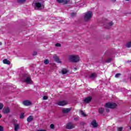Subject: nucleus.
Returning <instances> with one entry per match:
<instances>
[{
	"label": "nucleus",
	"instance_id": "25",
	"mask_svg": "<svg viewBox=\"0 0 131 131\" xmlns=\"http://www.w3.org/2000/svg\"><path fill=\"white\" fill-rule=\"evenodd\" d=\"M20 118L23 119L24 118V113H21L20 115Z\"/></svg>",
	"mask_w": 131,
	"mask_h": 131
},
{
	"label": "nucleus",
	"instance_id": "31",
	"mask_svg": "<svg viewBox=\"0 0 131 131\" xmlns=\"http://www.w3.org/2000/svg\"><path fill=\"white\" fill-rule=\"evenodd\" d=\"M122 129H123L122 127H120L118 128V131H122Z\"/></svg>",
	"mask_w": 131,
	"mask_h": 131
},
{
	"label": "nucleus",
	"instance_id": "27",
	"mask_svg": "<svg viewBox=\"0 0 131 131\" xmlns=\"http://www.w3.org/2000/svg\"><path fill=\"white\" fill-rule=\"evenodd\" d=\"M121 74L120 73H118L116 74L115 75V77L117 78V77H119V76H120Z\"/></svg>",
	"mask_w": 131,
	"mask_h": 131
},
{
	"label": "nucleus",
	"instance_id": "11",
	"mask_svg": "<svg viewBox=\"0 0 131 131\" xmlns=\"http://www.w3.org/2000/svg\"><path fill=\"white\" fill-rule=\"evenodd\" d=\"M91 125L93 126V127H97L98 126V124L97 123V121L95 120H94L91 124Z\"/></svg>",
	"mask_w": 131,
	"mask_h": 131
},
{
	"label": "nucleus",
	"instance_id": "7",
	"mask_svg": "<svg viewBox=\"0 0 131 131\" xmlns=\"http://www.w3.org/2000/svg\"><path fill=\"white\" fill-rule=\"evenodd\" d=\"M72 110V108L69 107V108H63L62 110V113L64 114H67V113H69Z\"/></svg>",
	"mask_w": 131,
	"mask_h": 131
},
{
	"label": "nucleus",
	"instance_id": "2",
	"mask_svg": "<svg viewBox=\"0 0 131 131\" xmlns=\"http://www.w3.org/2000/svg\"><path fill=\"white\" fill-rule=\"evenodd\" d=\"M32 6L35 10H42L45 8L42 3L36 1H34L32 4Z\"/></svg>",
	"mask_w": 131,
	"mask_h": 131
},
{
	"label": "nucleus",
	"instance_id": "28",
	"mask_svg": "<svg viewBox=\"0 0 131 131\" xmlns=\"http://www.w3.org/2000/svg\"><path fill=\"white\" fill-rule=\"evenodd\" d=\"M111 60H112L111 58H109L107 60H106V63H109L111 61Z\"/></svg>",
	"mask_w": 131,
	"mask_h": 131
},
{
	"label": "nucleus",
	"instance_id": "9",
	"mask_svg": "<svg viewBox=\"0 0 131 131\" xmlns=\"http://www.w3.org/2000/svg\"><path fill=\"white\" fill-rule=\"evenodd\" d=\"M57 104L59 106H65V105L67 104V102L65 101H60L58 102Z\"/></svg>",
	"mask_w": 131,
	"mask_h": 131
},
{
	"label": "nucleus",
	"instance_id": "21",
	"mask_svg": "<svg viewBox=\"0 0 131 131\" xmlns=\"http://www.w3.org/2000/svg\"><path fill=\"white\" fill-rule=\"evenodd\" d=\"M126 46L127 48H131V40L126 43Z\"/></svg>",
	"mask_w": 131,
	"mask_h": 131
},
{
	"label": "nucleus",
	"instance_id": "34",
	"mask_svg": "<svg viewBox=\"0 0 131 131\" xmlns=\"http://www.w3.org/2000/svg\"><path fill=\"white\" fill-rule=\"evenodd\" d=\"M47 99H48V97H47V96L43 97V100H47Z\"/></svg>",
	"mask_w": 131,
	"mask_h": 131
},
{
	"label": "nucleus",
	"instance_id": "16",
	"mask_svg": "<svg viewBox=\"0 0 131 131\" xmlns=\"http://www.w3.org/2000/svg\"><path fill=\"white\" fill-rule=\"evenodd\" d=\"M28 122H30V121H32L33 120V116H30L27 119Z\"/></svg>",
	"mask_w": 131,
	"mask_h": 131
},
{
	"label": "nucleus",
	"instance_id": "26",
	"mask_svg": "<svg viewBox=\"0 0 131 131\" xmlns=\"http://www.w3.org/2000/svg\"><path fill=\"white\" fill-rule=\"evenodd\" d=\"M4 108V104L3 103H0V110H2Z\"/></svg>",
	"mask_w": 131,
	"mask_h": 131
},
{
	"label": "nucleus",
	"instance_id": "5",
	"mask_svg": "<svg viewBox=\"0 0 131 131\" xmlns=\"http://www.w3.org/2000/svg\"><path fill=\"white\" fill-rule=\"evenodd\" d=\"M92 16H93V13L91 11H89L84 13V19L85 21H89L91 18H92Z\"/></svg>",
	"mask_w": 131,
	"mask_h": 131
},
{
	"label": "nucleus",
	"instance_id": "13",
	"mask_svg": "<svg viewBox=\"0 0 131 131\" xmlns=\"http://www.w3.org/2000/svg\"><path fill=\"white\" fill-rule=\"evenodd\" d=\"M3 112L4 113V114H8V113L10 112V108L9 107L4 108Z\"/></svg>",
	"mask_w": 131,
	"mask_h": 131
},
{
	"label": "nucleus",
	"instance_id": "37",
	"mask_svg": "<svg viewBox=\"0 0 131 131\" xmlns=\"http://www.w3.org/2000/svg\"><path fill=\"white\" fill-rule=\"evenodd\" d=\"M74 120H77V118H75Z\"/></svg>",
	"mask_w": 131,
	"mask_h": 131
},
{
	"label": "nucleus",
	"instance_id": "12",
	"mask_svg": "<svg viewBox=\"0 0 131 131\" xmlns=\"http://www.w3.org/2000/svg\"><path fill=\"white\" fill-rule=\"evenodd\" d=\"M23 104L25 105V106H30V105H31V102L28 100H26L23 102Z\"/></svg>",
	"mask_w": 131,
	"mask_h": 131
},
{
	"label": "nucleus",
	"instance_id": "30",
	"mask_svg": "<svg viewBox=\"0 0 131 131\" xmlns=\"http://www.w3.org/2000/svg\"><path fill=\"white\" fill-rule=\"evenodd\" d=\"M55 47H61V44L57 43L55 44Z\"/></svg>",
	"mask_w": 131,
	"mask_h": 131
},
{
	"label": "nucleus",
	"instance_id": "42",
	"mask_svg": "<svg viewBox=\"0 0 131 131\" xmlns=\"http://www.w3.org/2000/svg\"><path fill=\"white\" fill-rule=\"evenodd\" d=\"M126 2H128L129 1V0H125Z\"/></svg>",
	"mask_w": 131,
	"mask_h": 131
},
{
	"label": "nucleus",
	"instance_id": "15",
	"mask_svg": "<svg viewBox=\"0 0 131 131\" xmlns=\"http://www.w3.org/2000/svg\"><path fill=\"white\" fill-rule=\"evenodd\" d=\"M3 63L4 64H7V65H10V64H11L10 61L8 60L7 59L3 60Z\"/></svg>",
	"mask_w": 131,
	"mask_h": 131
},
{
	"label": "nucleus",
	"instance_id": "40",
	"mask_svg": "<svg viewBox=\"0 0 131 131\" xmlns=\"http://www.w3.org/2000/svg\"><path fill=\"white\" fill-rule=\"evenodd\" d=\"M113 2H116V0H112Z\"/></svg>",
	"mask_w": 131,
	"mask_h": 131
},
{
	"label": "nucleus",
	"instance_id": "22",
	"mask_svg": "<svg viewBox=\"0 0 131 131\" xmlns=\"http://www.w3.org/2000/svg\"><path fill=\"white\" fill-rule=\"evenodd\" d=\"M99 112L100 114H103V112H104V108L101 107L99 109Z\"/></svg>",
	"mask_w": 131,
	"mask_h": 131
},
{
	"label": "nucleus",
	"instance_id": "24",
	"mask_svg": "<svg viewBox=\"0 0 131 131\" xmlns=\"http://www.w3.org/2000/svg\"><path fill=\"white\" fill-rule=\"evenodd\" d=\"M49 63H50V61H49V60H48V59H46V60L44 61V63H45L46 65H47V64H49Z\"/></svg>",
	"mask_w": 131,
	"mask_h": 131
},
{
	"label": "nucleus",
	"instance_id": "23",
	"mask_svg": "<svg viewBox=\"0 0 131 131\" xmlns=\"http://www.w3.org/2000/svg\"><path fill=\"white\" fill-rule=\"evenodd\" d=\"M26 2V0H17V2H18L19 4H23V3H25Z\"/></svg>",
	"mask_w": 131,
	"mask_h": 131
},
{
	"label": "nucleus",
	"instance_id": "38",
	"mask_svg": "<svg viewBox=\"0 0 131 131\" xmlns=\"http://www.w3.org/2000/svg\"><path fill=\"white\" fill-rule=\"evenodd\" d=\"M2 42H0V46H2Z\"/></svg>",
	"mask_w": 131,
	"mask_h": 131
},
{
	"label": "nucleus",
	"instance_id": "10",
	"mask_svg": "<svg viewBox=\"0 0 131 131\" xmlns=\"http://www.w3.org/2000/svg\"><path fill=\"white\" fill-rule=\"evenodd\" d=\"M53 59L55 62H57V63H61V61H60V59H59V57L57 56V55H55L53 56Z\"/></svg>",
	"mask_w": 131,
	"mask_h": 131
},
{
	"label": "nucleus",
	"instance_id": "4",
	"mask_svg": "<svg viewBox=\"0 0 131 131\" xmlns=\"http://www.w3.org/2000/svg\"><path fill=\"white\" fill-rule=\"evenodd\" d=\"M116 106H117V105L116 103L110 102L107 103L104 105L105 108H106V112H109L110 110L108 109V108H115Z\"/></svg>",
	"mask_w": 131,
	"mask_h": 131
},
{
	"label": "nucleus",
	"instance_id": "6",
	"mask_svg": "<svg viewBox=\"0 0 131 131\" xmlns=\"http://www.w3.org/2000/svg\"><path fill=\"white\" fill-rule=\"evenodd\" d=\"M75 126L72 123H68L66 125V128L68 129H72V128H74Z\"/></svg>",
	"mask_w": 131,
	"mask_h": 131
},
{
	"label": "nucleus",
	"instance_id": "36",
	"mask_svg": "<svg viewBox=\"0 0 131 131\" xmlns=\"http://www.w3.org/2000/svg\"><path fill=\"white\" fill-rule=\"evenodd\" d=\"M37 131H46V130H45V129H39L37 130Z\"/></svg>",
	"mask_w": 131,
	"mask_h": 131
},
{
	"label": "nucleus",
	"instance_id": "3",
	"mask_svg": "<svg viewBox=\"0 0 131 131\" xmlns=\"http://www.w3.org/2000/svg\"><path fill=\"white\" fill-rule=\"evenodd\" d=\"M69 60L73 63H77V62H79L80 58L77 55H71L69 56Z\"/></svg>",
	"mask_w": 131,
	"mask_h": 131
},
{
	"label": "nucleus",
	"instance_id": "18",
	"mask_svg": "<svg viewBox=\"0 0 131 131\" xmlns=\"http://www.w3.org/2000/svg\"><path fill=\"white\" fill-rule=\"evenodd\" d=\"M113 25V23L112 21H110L109 24H107V27H105V28H107V29H109L111 26Z\"/></svg>",
	"mask_w": 131,
	"mask_h": 131
},
{
	"label": "nucleus",
	"instance_id": "8",
	"mask_svg": "<svg viewBox=\"0 0 131 131\" xmlns=\"http://www.w3.org/2000/svg\"><path fill=\"white\" fill-rule=\"evenodd\" d=\"M57 2L59 4H63V5H66L69 3V0H57Z\"/></svg>",
	"mask_w": 131,
	"mask_h": 131
},
{
	"label": "nucleus",
	"instance_id": "29",
	"mask_svg": "<svg viewBox=\"0 0 131 131\" xmlns=\"http://www.w3.org/2000/svg\"><path fill=\"white\" fill-rule=\"evenodd\" d=\"M81 115H82V116H84L85 117V116H86L85 114H84V113H83V112L81 111Z\"/></svg>",
	"mask_w": 131,
	"mask_h": 131
},
{
	"label": "nucleus",
	"instance_id": "14",
	"mask_svg": "<svg viewBox=\"0 0 131 131\" xmlns=\"http://www.w3.org/2000/svg\"><path fill=\"white\" fill-rule=\"evenodd\" d=\"M91 101H92V97L89 96L84 99V103H90Z\"/></svg>",
	"mask_w": 131,
	"mask_h": 131
},
{
	"label": "nucleus",
	"instance_id": "33",
	"mask_svg": "<svg viewBox=\"0 0 131 131\" xmlns=\"http://www.w3.org/2000/svg\"><path fill=\"white\" fill-rule=\"evenodd\" d=\"M4 130V128H3V126H0V131H3Z\"/></svg>",
	"mask_w": 131,
	"mask_h": 131
},
{
	"label": "nucleus",
	"instance_id": "41",
	"mask_svg": "<svg viewBox=\"0 0 131 131\" xmlns=\"http://www.w3.org/2000/svg\"><path fill=\"white\" fill-rule=\"evenodd\" d=\"M0 118H2V115L0 114Z\"/></svg>",
	"mask_w": 131,
	"mask_h": 131
},
{
	"label": "nucleus",
	"instance_id": "39",
	"mask_svg": "<svg viewBox=\"0 0 131 131\" xmlns=\"http://www.w3.org/2000/svg\"><path fill=\"white\" fill-rule=\"evenodd\" d=\"M74 15H75L74 13H72V16H73Z\"/></svg>",
	"mask_w": 131,
	"mask_h": 131
},
{
	"label": "nucleus",
	"instance_id": "1",
	"mask_svg": "<svg viewBox=\"0 0 131 131\" xmlns=\"http://www.w3.org/2000/svg\"><path fill=\"white\" fill-rule=\"evenodd\" d=\"M22 81L27 83V84H32V83H33V81L31 79V77L28 74L23 75Z\"/></svg>",
	"mask_w": 131,
	"mask_h": 131
},
{
	"label": "nucleus",
	"instance_id": "20",
	"mask_svg": "<svg viewBox=\"0 0 131 131\" xmlns=\"http://www.w3.org/2000/svg\"><path fill=\"white\" fill-rule=\"evenodd\" d=\"M91 78H96L97 77V75L96 73H92L90 76Z\"/></svg>",
	"mask_w": 131,
	"mask_h": 131
},
{
	"label": "nucleus",
	"instance_id": "19",
	"mask_svg": "<svg viewBox=\"0 0 131 131\" xmlns=\"http://www.w3.org/2000/svg\"><path fill=\"white\" fill-rule=\"evenodd\" d=\"M20 128L19 124H14V130L18 131V129Z\"/></svg>",
	"mask_w": 131,
	"mask_h": 131
},
{
	"label": "nucleus",
	"instance_id": "35",
	"mask_svg": "<svg viewBox=\"0 0 131 131\" xmlns=\"http://www.w3.org/2000/svg\"><path fill=\"white\" fill-rule=\"evenodd\" d=\"M36 54H37L36 52H34V53H33V56H36Z\"/></svg>",
	"mask_w": 131,
	"mask_h": 131
},
{
	"label": "nucleus",
	"instance_id": "32",
	"mask_svg": "<svg viewBox=\"0 0 131 131\" xmlns=\"http://www.w3.org/2000/svg\"><path fill=\"white\" fill-rule=\"evenodd\" d=\"M54 127H55V125H54V124H52L50 125L51 128H54Z\"/></svg>",
	"mask_w": 131,
	"mask_h": 131
},
{
	"label": "nucleus",
	"instance_id": "17",
	"mask_svg": "<svg viewBox=\"0 0 131 131\" xmlns=\"http://www.w3.org/2000/svg\"><path fill=\"white\" fill-rule=\"evenodd\" d=\"M68 71L66 69H63L61 70V73H62V74H63V75H64V74H67V73H68Z\"/></svg>",
	"mask_w": 131,
	"mask_h": 131
},
{
	"label": "nucleus",
	"instance_id": "43",
	"mask_svg": "<svg viewBox=\"0 0 131 131\" xmlns=\"http://www.w3.org/2000/svg\"><path fill=\"white\" fill-rule=\"evenodd\" d=\"M84 124V123H83V125Z\"/></svg>",
	"mask_w": 131,
	"mask_h": 131
}]
</instances>
